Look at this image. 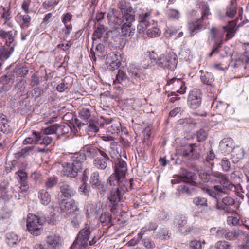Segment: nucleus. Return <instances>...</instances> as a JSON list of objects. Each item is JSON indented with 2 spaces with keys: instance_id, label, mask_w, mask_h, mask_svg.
<instances>
[{
  "instance_id": "nucleus-1",
  "label": "nucleus",
  "mask_w": 249,
  "mask_h": 249,
  "mask_svg": "<svg viewBox=\"0 0 249 249\" xmlns=\"http://www.w3.org/2000/svg\"><path fill=\"white\" fill-rule=\"evenodd\" d=\"M119 12L112 9L107 15L108 23L115 29H117L123 23L132 24L135 20V11L130 6L126 9L123 16H119Z\"/></svg>"
},
{
  "instance_id": "nucleus-18",
  "label": "nucleus",
  "mask_w": 249,
  "mask_h": 249,
  "mask_svg": "<svg viewBox=\"0 0 249 249\" xmlns=\"http://www.w3.org/2000/svg\"><path fill=\"white\" fill-rule=\"evenodd\" d=\"M214 189L219 193L229 194L233 189H235V186L230 182L225 176L221 181L220 185H214Z\"/></svg>"
},
{
  "instance_id": "nucleus-25",
  "label": "nucleus",
  "mask_w": 249,
  "mask_h": 249,
  "mask_svg": "<svg viewBox=\"0 0 249 249\" xmlns=\"http://www.w3.org/2000/svg\"><path fill=\"white\" fill-rule=\"evenodd\" d=\"M76 123L78 127L84 126L88 134H89V132H90L95 133L99 131L97 123L91 119H89V121L86 123L80 122L78 123L76 122Z\"/></svg>"
},
{
  "instance_id": "nucleus-27",
  "label": "nucleus",
  "mask_w": 249,
  "mask_h": 249,
  "mask_svg": "<svg viewBox=\"0 0 249 249\" xmlns=\"http://www.w3.org/2000/svg\"><path fill=\"white\" fill-rule=\"evenodd\" d=\"M199 72L201 73L200 79L201 82L204 84L213 86V83L214 81L213 74L209 72L204 71L203 70H200Z\"/></svg>"
},
{
  "instance_id": "nucleus-9",
  "label": "nucleus",
  "mask_w": 249,
  "mask_h": 249,
  "mask_svg": "<svg viewBox=\"0 0 249 249\" xmlns=\"http://www.w3.org/2000/svg\"><path fill=\"white\" fill-rule=\"evenodd\" d=\"M112 160L107 154L104 151H100V156L97 157L93 161L95 167L100 170L109 171L110 164Z\"/></svg>"
},
{
  "instance_id": "nucleus-31",
  "label": "nucleus",
  "mask_w": 249,
  "mask_h": 249,
  "mask_svg": "<svg viewBox=\"0 0 249 249\" xmlns=\"http://www.w3.org/2000/svg\"><path fill=\"white\" fill-rule=\"evenodd\" d=\"M62 173L64 176L73 178L78 175L75 170V168H73V166L71 163H67L66 165L63 166Z\"/></svg>"
},
{
  "instance_id": "nucleus-52",
  "label": "nucleus",
  "mask_w": 249,
  "mask_h": 249,
  "mask_svg": "<svg viewBox=\"0 0 249 249\" xmlns=\"http://www.w3.org/2000/svg\"><path fill=\"white\" fill-rule=\"evenodd\" d=\"M190 185L188 183H184L183 184L180 185L178 188V190L180 194H191L192 192V189L189 187Z\"/></svg>"
},
{
  "instance_id": "nucleus-34",
  "label": "nucleus",
  "mask_w": 249,
  "mask_h": 249,
  "mask_svg": "<svg viewBox=\"0 0 249 249\" xmlns=\"http://www.w3.org/2000/svg\"><path fill=\"white\" fill-rule=\"evenodd\" d=\"M38 198L41 203L44 205H48L51 201V196L44 189H42L38 193Z\"/></svg>"
},
{
  "instance_id": "nucleus-12",
  "label": "nucleus",
  "mask_w": 249,
  "mask_h": 249,
  "mask_svg": "<svg viewBox=\"0 0 249 249\" xmlns=\"http://www.w3.org/2000/svg\"><path fill=\"white\" fill-rule=\"evenodd\" d=\"M91 233L90 227H86L81 230L77 236L76 239L79 245V249H86L89 245V240Z\"/></svg>"
},
{
  "instance_id": "nucleus-3",
  "label": "nucleus",
  "mask_w": 249,
  "mask_h": 249,
  "mask_svg": "<svg viewBox=\"0 0 249 249\" xmlns=\"http://www.w3.org/2000/svg\"><path fill=\"white\" fill-rule=\"evenodd\" d=\"M151 59L156 61V64L159 67L163 69H169L174 70L177 66L178 60L177 55L174 53H169L166 55L161 54L157 58L152 53L150 54Z\"/></svg>"
},
{
  "instance_id": "nucleus-58",
  "label": "nucleus",
  "mask_w": 249,
  "mask_h": 249,
  "mask_svg": "<svg viewBox=\"0 0 249 249\" xmlns=\"http://www.w3.org/2000/svg\"><path fill=\"white\" fill-rule=\"evenodd\" d=\"M79 191L85 195L88 196L90 192V187L86 182H82V184L79 188Z\"/></svg>"
},
{
  "instance_id": "nucleus-15",
  "label": "nucleus",
  "mask_w": 249,
  "mask_h": 249,
  "mask_svg": "<svg viewBox=\"0 0 249 249\" xmlns=\"http://www.w3.org/2000/svg\"><path fill=\"white\" fill-rule=\"evenodd\" d=\"M90 183L93 188L97 189L100 194L104 195L107 191V186L99 180V174L97 172H93L90 178Z\"/></svg>"
},
{
  "instance_id": "nucleus-41",
  "label": "nucleus",
  "mask_w": 249,
  "mask_h": 249,
  "mask_svg": "<svg viewBox=\"0 0 249 249\" xmlns=\"http://www.w3.org/2000/svg\"><path fill=\"white\" fill-rule=\"evenodd\" d=\"M59 127L60 126H59V124H55L42 129V132L46 135L56 134Z\"/></svg>"
},
{
  "instance_id": "nucleus-4",
  "label": "nucleus",
  "mask_w": 249,
  "mask_h": 249,
  "mask_svg": "<svg viewBox=\"0 0 249 249\" xmlns=\"http://www.w3.org/2000/svg\"><path fill=\"white\" fill-rule=\"evenodd\" d=\"M128 190L129 188L127 187L121 188L119 187L110 191L108 199L110 202L109 205L110 207V211L112 213L115 214L117 213L119 203L122 201L123 195Z\"/></svg>"
},
{
  "instance_id": "nucleus-37",
  "label": "nucleus",
  "mask_w": 249,
  "mask_h": 249,
  "mask_svg": "<svg viewBox=\"0 0 249 249\" xmlns=\"http://www.w3.org/2000/svg\"><path fill=\"white\" fill-rule=\"evenodd\" d=\"M225 228L222 227H213L212 228L210 231V232L215 237L218 238H225L226 234Z\"/></svg>"
},
{
  "instance_id": "nucleus-45",
  "label": "nucleus",
  "mask_w": 249,
  "mask_h": 249,
  "mask_svg": "<svg viewBox=\"0 0 249 249\" xmlns=\"http://www.w3.org/2000/svg\"><path fill=\"white\" fill-rule=\"evenodd\" d=\"M34 149V146H26L22 148L21 151L18 152L19 157L25 158L30 155L33 154Z\"/></svg>"
},
{
  "instance_id": "nucleus-16",
  "label": "nucleus",
  "mask_w": 249,
  "mask_h": 249,
  "mask_svg": "<svg viewBox=\"0 0 249 249\" xmlns=\"http://www.w3.org/2000/svg\"><path fill=\"white\" fill-rule=\"evenodd\" d=\"M46 249H58L61 247V238L58 234L51 233L46 237Z\"/></svg>"
},
{
  "instance_id": "nucleus-61",
  "label": "nucleus",
  "mask_w": 249,
  "mask_h": 249,
  "mask_svg": "<svg viewBox=\"0 0 249 249\" xmlns=\"http://www.w3.org/2000/svg\"><path fill=\"white\" fill-rule=\"evenodd\" d=\"M215 158V154L213 152L211 151L207 155L205 159V162L211 167H213L214 165L213 160Z\"/></svg>"
},
{
  "instance_id": "nucleus-23",
  "label": "nucleus",
  "mask_w": 249,
  "mask_h": 249,
  "mask_svg": "<svg viewBox=\"0 0 249 249\" xmlns=\"http://www.w3.org/2000/svg\"><path fill=\"white\" fill-rule=\"evenodd\" d=\"M60 212L67 214H72L77 210V207L73 200L69 202H62L60 205Z\"/></svg>"
},
{
  "instance_id": "nucleus-19",
  "label": "nucleus",
  "mask_w": 249,
  "mask_h": 249,
  "mask_svg": "<svg viewBox=\"0 0 249 249\" xmlns=\"http://www.w3.org/2000/svg\"><path fill=\"white\" fill-rule=\"evenodd\" d=\"M128 72L131 83L140 88V83L141 81V70L137 67L132 66L128 68Z\"/></svg>"
},
{
  "instance_id": "nucleus-35",
  "label": "nucleus",
  "mask_w": 249,
  "mask_h": 249,
  "mask_svg": "<svg viewBox=\"0 0 249 249\" xmlns=\"http://www.w3.org/2000/svg\"><path fill=\"white\" fill-rule=\"evenodd\" d=\"M6 238L7 244L11 247L17 245L20 241L18 235L14 232L7 233L6 235Z\"/></svg>"
},
{
  "instance_id": "nucleus-55",
  "label": "nucleus",
  "mask_w": 249,
  "mask_h": 249,
  "mask_svg": "<svg viewBox=\"0 0 249 249\" xmlns=\"http://www.w3.org/2000/svg\"><path fill=\"white\" fill-rule=\"evenodd\" d=\"M215 248L216 249H230L231 244L224 240L219 241L215 243Z\"/></svg>"
},
{
  "instance_id": "nucleus-24",
  "label": "nucleus",
  "mask_w": 249,
  "mask_h": 249,
  "mask_svg": "<svg viewBox=\"0 0 249 249\" xmlns=\"http://www.w3.org/2000/svg\"><path fill=\"white\" fill-rule=\"evenodd\" d=\"M109 32L107 31V28L104 25H99L93 34L92 39L93 40H95L97 39H101L103 37L104 41H105L106 39L108 37Z\"/></svg>"
},
{
  "instance_id": "nucleus-36",
  "label": "nucleus",
  "mask_w": 249,
  "mask_h": 249,
  "mask_svg": "<svg viewBox=\"0 0 249 249\" xmlns=\"http://www.w3.org/2000/svg\"><path fill=\"white\" fill-rule=\"evenodd\" d=\"M220 147L222 150L226 153L231 152L233 149L232 141L230 139L228 140V139L222 140Z\"/></svg>"
},
{
  "instance_id": "nucleus-33",
  "label": "nucleus",
  "mask_w": 249,
  "mask_h": 249,
  "mask_svg": "<svg viewBox=\"0 0 249 249\" xmlns=\"http://www.w3.org/2000/svg\"><path fill=\"white\" fill-rule=\"evenodd\" d=\"M202 21L200 19L197 20L195 22H192L189 23L188 29L190 32V36H192L196 34L198 31L202 28L201 23Z\"/></svg>"
},
{
  "instance_id": "nucleus-30",
  "label": "nucleus",
  "mask_w": 249,
  "mask_h": 249,
  "mask_svg": "<svg viewBox=\"0 0 249 249\" xmlns=\"http://www.w3.org/2000/svg\"><path fill=\"white\" fill-rule=\"evenodd\" d=\"M103 150L99 149L96 147H88L84 148L83 150V156L86 158L87 157L89 158L93 159L95 157L98 156L99 154H100V151H103Z\"/></svg>"
},
{
  "instance_id": "nucleus-11",
  "label": "nucleus",
  "mask_w": 249,
  "mask_h": 249,
  "mask_svg": "<svg viewBox=\"0 0 249 249\" xmlns=\"http://www.w3.org/2000/svg\"><path fill=\"white\" fill-rule=\"evenodd\" d=\"M173 224L182 234H187L191 231V227L188 225L186 217L182 214L179 213L175 216Z\"/></svg>"
},
{
  "instance_id": "nucleus-51",
  "label": "nucleus",
  "mask_w": 249,
  "mask_h": 249,
  "mask_svg": "<svg viewBox=\"0 0 249 249\" xmlns=\"http://www.w3.org/2000/svg\"><path fill=\"white\" fill-rule=\"evenodd\" d=\"M227 222L228 225L233 226L240 225L241 223L239 216L237 215L228 216Z\"/></svg>"
},
{
  "instance_id": "nucleus-39",
  "label": "nucleus",
  "mask_w": 249,
  "mask_h": 249,
  "mask_svg": "<svg viewBox=\"0 0 249 249\" xmlns=\"http://www.w3.org/2000/svg\"><path fill=\"white\" fill-rule=\"evenodd\" d=\"M4 48H0V69H1L4 59H8L13 53L11 51L5 50Z\"/></svg>"
},
{
  "instance_id": "nucleus-42",
  "label": "nucleus",
  "mask_w": 249,
  "mask_h": 249,
  "mask_svg": "<svg viewBox=\"0 0 249 249\" xmlns=\"http://www.w3.org/2000/svg\"><path fill=\"white\" fill-rule=\"evenodd\" d=\"M1 8L2 9V12L1 16V19L2 20L3 22L6 23L7 21H9L12 18V15L10 8H7L3 6Z\"/></svg>"
},
{
  "instance_id": "nucleus-6",
  "label": "nucleus",
  "mask_w": 249,
  "mask_h": 249,
  "mask_svg": "<svg viewBox=\"0 0 249 249\" xmlns=\"http://www.w3.org/2000/svg\"><path fill=\"white\" fill-rule=\"evenodd\" d=\"M193 203L198 208H202V213L205 218L208 219L212 218V212L213 209L208 204L207 199L203 197L197 196L193 198Z\"/></svg>"
},
{
  "instance_id": "nucleus-8",
  "label": "nucleus",
  "mask_w": 249,
  "mask_h": 249,
  "mask_svg": "<svg viewBox=\"0 0 249 249\" xmlns=\"http://www.w3.org/2000/svg\"><path fill=\"white\" fill-rule=\"evenodd\" d=\"M139 24L137 26L139 33H142L154 23L152 19L151 12L142 13L140 14L138 18Z\"/></svg>"
},
{
  "instance_id": "nucleus-47",
  "label": "nucleus",
  "mask_w": 249,
  "mask_h": 249,
  "mask_svg": "<svg viewBox=\"0 0 249 249\" xmlns=\"http://www.w3.org/2000/svg\"><path fill=\"white\" fill-rule=\"evenodd\" d=\"M79 114L80 118L86 123L89 121L88 119L91 116V112L89 109L83 108L79 110Z\"/></svg>"
},
{
  "instance_id": "nucleus-17",
  "label": "nucleus",
  "mask_w": 249,
  "mask_h": 249,
  "mask_svg": "<svg viewBox=\"0 0 249 249\" xmlns=\"http://www.w3.org/2000/svg\"><path fill=\"white\" fill-rule=\"evenodd\" d=\"M125 177H122L116 173H113L107 179V184L111 187H127L125 185Z\"/></svg>"
},
{
  "instance_id": "nucleus-43",
  "label": "nucleus",
  "mask_w": 249,
  "mask_h": 249,
  "mask_svg": "<svg viewBox=\"0 0 249 249\" xmlns=\"http://www.w3.org/2000/svg\"><path fill=\"white\" fill-rule=\"evenodd\" d=\"M237 4L230 3L227 7L226 15L229 17H233L236 13Z\"/></svg>"
},
{
  "instance_id": "nucleus-38",
  "label": "nucleus",
  "mask_w": 249,
  "mask_h": 249,
  "mask_svg": "<svg viewBox=\"0 0 249 249\" xmlns=\"http://www.w3.org/2000/svg\"><path fill=\"white\" fill-rule=\"evenodd\" d=\"M245 152L243 148L240 146L234 147L231 151V156L237 160L243 158Z\"/></svg>"
},
{
  "instance_id": "nucleus-50",
  "label": "nucleus",
  "mask_w": 249,
  "mask_h": 249,
  "mask_svg": "<svg viewBox=\"0 0 249 249\" xmlns=\"http://www.w3.org/2000/svg\"><path fill=\"white\" fill-rule=\"evenodd\" d=\"M147 30L146 34L150 37L159 36L161 33L160 30L156 27L148 28Z\"/></svg>"
},
{
  "instance_id": "nucleus-7",
  "label": "nucleus",
  "mask_w": 249,
  "mask_h": 249,
  "mask_svg": "<svg viewBox=\"0 0 249 249\" xmlns=\"http://www.w3.org/2000/svg\"><path fill=\"white\" fill-rule=\"evenodd\" d=\"M202 91L198 89H194L189 94L187 104L191 109H195L198 108L202 103Z\"/></svg>"
},
{
  "instance_id": "nucleus-56",
  "label": "nucleus",
  "mask_w": 249,
  "mask_h": 249,
  "mask_svg": "<svg viewBox=\"0 0 249 249\" xmlns=\"http://www.w3.org/2000/svg\"><path fill=\"white\" fill-rule=\"evenodd\" d=\"M202 17L200 19L201 21L204 20L210 14V9L209 6L207 4L203 3H202Z\"/></svg>"
},
{
  "instance_id": "nucleus-54",
  "label": "nucleus",
  "mask_w": 249,
  "mask_h": 249,
  "mask_svg": "<svg viewBox=\"0 0 249 249\" xmlns=\"http://www.w3.org/2000/svg\"><path fill=\"white\" fill-rule=\"evenodd\" d=\"M127 79L126 74L123 71L119 70L118 73L116 75L115 82L122 83L123 82L125 81Z\"/></svg>"
},
{
  "instance_id": "nucleus-10",
  "label": "nucleus",
  "mask_w": 249,
  "mask_h": 249,
  "mask_svg": "<svg viewBox=\"0 0 249 249\" xmlns=\"http://www.w3.org/2000/svg\"><path fill=\"white\" fill-rule=\"evenodd\" d=\"M249 61V57L245 54L240 55L235 60H232L227 66H225V69H227L228 67L231 66L237 70L235 71L245 72L246 68V64Z\"/></svg>"
},
{
  "instance_id": "nucleus-28",
  "label": "nucleus",
  "mask_w": 249,
  "mask_h": 249,
  "mask_svg": "<svg viewBox=\"0 0 249 249\" xmlns=\"http://www.w3.org/2000/svg\"><path fill=\"white\" fill-rule=\"evenodd\" d=\"M127 170L126 162L122 159H119L115 164L114 173H116L122 177H125Z\"/></svg>"
},
{
  "instance_id": "nucleus-46",
  "label": "nucleus",
  "mask_w": 249,
  "mask_h": 249,
  "mask_svg": "<svg viewBox=\"0 0 249 249\" xmlns=\"http://www.w3.org/2000/svg\"><path fill=\"white\" fill-rule=\"evenodd\" d=\"M99 219L101 223L104 226L107 225L111 220V215L108 212L102 213Z\"/></svg>"
},
{
  "instance_id": "nucleus-53",
  "label": "nucleus",
  "mask_w": 249,
  "mask_h": 249,
  "mask_svg": "<svg viewBox=\"0 0 249 249\" xmlns=\"http://www.w3.org/2000/svg\"><path fill=\"white\" fill-rule=\"evenodd\" d=\"M239 19L240 20L242 19V15L240 14L239 15V16L236 18V20L229 21L228 24L223 27L224 30H232L236 31L235 27L237 25L236 21Z\"/></svg>"
},
{
  "instance_id": "nucleus-44",
  "label": "nucleus",
  "mask_w": 249,
  "mask_h": 249,
  "mask_svg": "<svg viewBox=\"0 0 249 249\" xmlns=\"http://www.w3.org/2000/svg\"><path fill=\"white\" fill-rule=\"evenodd\" d=\"M240 232H242V230H239L237 232L236 231H230L226 229L225 238L229 240H235Z\"/></svg>"
},
{
  "instance_id": "nucleus-48",
  "label": "nucleus",
  "mask_w": 249,
  "mask_h": 249,
  "mask_svg": "<svg viewBox=\"0 0 249 249\" xmlns=\"http://www.w3.org/2000/svg\"><path fill=\"white\" fill-rule=\"evenodd\" d=\"M58 178L54 176L50 177L47 178L45 182V185L46 189L53 187L57 183Z\"/></svg>"
},
{
  "instance_id": "nucleus-60",
  "label": "nucleus",
  "mask_w": 249,
  "mask_h": 249,
  "mask_svg": "<svg viewBox=\"0 0 249 249\" xmlns=\"http://www.w3.org/2000/svg\"><path fill=\"white\" fill-rule=\"evenodd\" d=\"M220 164L222 170L225 172L228 171L231 168V163L227 158L222 159Z\"/></svg>"
},
{
  "instance_id": "nucleus-13",
  "label": "nucleus",
  "mask_w": 249,
  "mask_h": 249,
  "mask_svg": "<svg viewBox=\"0 0 249 249\" xmlns=\"http://www.w3.org/2000/svg\"><path fill=\"white\" fill-rule=\"evenodd\" d=\"M235 204L233 198L230 196H226L222 198L221 202L217 200L215 205L216 208L219 210H223L227 213H232L234 211L231 208Z\"/></svg>"
},
{
  "instance_id": "nucleus-21",
  "label": "nucleus",
  "mask_w": 249,
  "mask_h": 249,
  "mask_svg": "<svg viewBox=\"0 0 249 249\" xmlns=\"http://www.w3.org/2000/svg\"><path fill=\"white\" fill-rule=\"evenodd\" d=\"M172 84L173 87L177 89V92L183 94L185 93L186 87L185 86V83L180 78H172L167 81V85Z\"/></svg>"
},
{
  "instance_id": "nucleus-49",
  "label": "nucleus",
  "mask_w": 249,
  "mask_h": 249,
  "mask_svg": "<svg viewBox=\"0 0 249 249\" xmlns=\"http://www.w3.org/2000/svg\"><path fill=\"white\" fill-rule=\"evenodd\" d=\"M170 235L171 234L169 233V231L167 229L162 228L155 235V237L157 239L163 240L166 239L167 237L169 238Z\"/></svg>"
},
{
  "instance_id": "nucleus-64",
  "label": "nucleus",
  "mask_w": 249,
  "mask_h": 249,
  "mask_svg": "<svg viewBox=\"0 0 249 249\" xmlns=\"http://www.w3.org/2000/svg\"><path fill=\"white\" fill-rule=\"evenodd\" d=\"M72 15L70 13H67L64 14L62 17V22L64 25L69 24L72 18Z\"/></svg>"
},
{
  "instance_id": "nucleus-57",
  "label": "nucleus",
  "mask_w": 249,
  "mask_h": 249,
  "mask_svg": "<svg viewBox=\"0 0 249 249\" xmlns=\"http://www.w3.org/2000/svg\"><path fill=\"white\" fill-rule=\"evenodd\" d=\"M21 17L23 23L21 24L20 27L22 29H27L29 27V23L31 21V18L27 14L21 16Z\"/></svg>"
},
{
  "instance_id": "nucleus-2",
  "label": "nucleus",
  "mask_w": 249,
  "mask_h": 249,
  "mask_svg": "<svg viewBox=\"0 0 249 249\" xmlns=\"http://www.w3.org/2000/svg\"><path fill=\"white\" fill-rule=\"evenodd\" d=\"M46 220L44 216L29 213L27 218V228L33 235L38 236L43 231V225Z\"/></svg>"
},
{
  "instance_id": "nucleus-32",
  "label": "nucleus",
  "mask_w": 249,
  "mask_h": 249,
  "mask_svg": "<svg viewBox=\"0 0 249 249\" xmlns=\"http://www.w3.org/2000/svg\"><path fill=\"white\" fill-rule=\"evenodd\" d=\"M121 26L122 33L124 37H131L134 35L135 28L132 26V24L123 23Z\"/></svg>"
},
{
  "instance_id": "nucleus-59",
  "label": "nucleus",
  "mask_w": 249,
  "mask_h": 249,
  "mask_svg": "<svg viewBox=\"0 0 249 249\" xmlns=\"http://www.w3.org/2000/svg\"><path fill=\"white\" fill-rule=\"evenodd\" d=\"M207 133L205 130L202 129H200L196 133L197 141L199 142L205 141L207 138Z\"/></svg>"
},
{
  "instance_id": "nucleus-14",
  "label": "nucleus",
  "mask_w": 249,
  "mask_h": 249,
  "mask_svg": "<svg viewBox=\"0 0 249 249\" xmlns=\"http://www.w3.org/2000/svg\"><path fill=\"white\" fill-rule=\"evenodd\" d=\"M179 177L183 182L188 183L191 186H194L197 184L195 181L197 178L196 174L185 168H181L180 169Z\"/></svg>"
},
{
  "instance_id": "nucleus-62",
  "label": "nucleus",
  "mask_w": 249,
  "mask_h": 249,
  "mask_svg": "<svg viewBox=\"0 0 249 249\" xmlns=\"http://www.w3.org/2000/svg\"><path fill=\"white\" fill-rule=\"evenodd\" d=\"M41 136L42 141L41 142H39V143H40L41 144H44L46 146H47L51 144L53 139V138L52 137L49 136L48 135H45L44 136L41 135Z\"/></svg>"
},
{
  "instance_id": "nucleus-26",
  "label": "nucleus",
  "mask_w": 249,
  "mask_h": 249,
  "mask_svg": "<svg viewBox=\"0 0 249 249\" xmlns=\"http://www.w3.org/2000/svg\"><path fill=\"white\" fill-rule=\"evenodd\" d=\"M60 193L66 198H70L76 194V191L70 185L63 183L60 186Z\"/></svg>"
},
{
  "instance_id": "nucleus-20",
  "label": "nucleus",
  "mask_w": 249,
  "mask_h": 249,
  "mask_svg": "<svg viewBox=\"0 0 249 249\" xmlns=\"http://www.w3.org/2000/svg\"><path fill=\"white\" fill-rule=\"evenodd\" d=\"M72 162L71 163L75 168L76 173L78 174V172H81L83 169V164L85 157L80 153H76L71 157Z\"/></svg>"
},
{
  "instance_id": "nucleus-63",
  "label": "nucleus",
  "mask_w": 249,
  "mask_h": 249,
  "mask_svg": "<svg viewBox=\"0 0 249 249\" xmlns=\"http://www.w3.org/2000/svg\"><path fill=\"white\" fill-rule=\"evenodd\" d=\"M0 130L5 134H9L11 132V129L8 122H6V123L0 124Z\"/></svg>"
},
{
  "instance_id": "nucleus-40",
  "label": "nucleus",
  "mask_w": 249,
  "mask_h": 249,
  "mask_svg": "<svg viewBox=\"0 0 249 249\" xmlns=\"http://www.w3.org/2000/svg\"><path fill=\"white\" fill-rule=\"evenodd\" d=\"M194 144H186L183 145L181 149V154L184 157H188L193 152Z\"/></svg>"
},
{
  "instance_id": "nucleus-5",
  "label": "nucleus",
  "mask_w": 249,
  "mask_h": 249,
  "mask_svg": "<svg viewBox=\"0 0 249 249\" xmlns=\"http://www.w3.org/2000/svg\"><path fill=\"white\" fill-rule=\"evenodd\" d=\"M17 31L15 30L9 31L0 30V37L5 40V44L0 48H4L6 50L14 52L15 46L14 40Z\"/></svg>"
},
{
  "instance_id": "nucleus-22",
  "label": "nucleus",
  "mask_w": 249,
  "mask_h": 249,
  "mask_svg": "<svg viewBox=\"0 0 249 249\" xmlns=\"http://www.w3.org/2000/svg\"><path fill=\"white\" fill-rule=\"evenodd\" d=\"M204 179L207 182L213 184L220 183L225 176L224 175L218 172H212L211 173L203 174Z\"/></svg>"
},
{
  "instance_id": "nucleus-29",
  "label": "nucleus",
  "mask_w": 249,
  "mask_h": 249,
  "mask_svg": "<svg viewBox=\"0 0 249 249\" xmlns=\"http://www.w3.org/2000/svg\"><path fill=\"white\" fill-rule=\"evenodd\" d=\"M41 134L39 132L34 131L31 136L26 138L23 141L24 145L29 144H37L41 140Z\"/></svg>"
}]
</instances>
